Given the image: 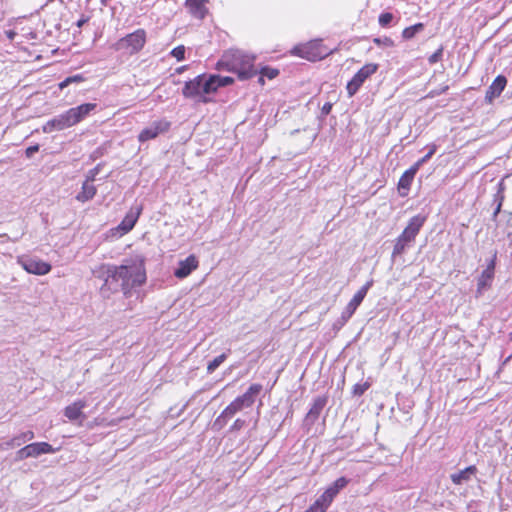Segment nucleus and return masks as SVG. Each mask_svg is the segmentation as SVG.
Listing matches in <instances>:
<instances>
[{
    "instance_id": "obj_9",
    "label": "nucleus",
    "mask_w": 512,
    "mask_h": 512,
    "mask_svg": "<svg viewBox=\"0 0 512 512\" xmlns=\"http://www.w3.org/2000/svg\"><path fill=\"white\" fill-rule=\"evenodd\" d=\"M55 449L47 442H36L26 445L16 453V461H22L26 458H36L42 454L54 453Z\"/></svg>"
},
{
    "instance_id": "obj_37",
    "label": "nucleus",
    "mask_w": 512,
    "mask_h": 512,
    "mask_svg": "<svg viewBox=\"0 0 512 512\" xmlns=\"http://www.w3.org/2000/svg\"><path fill=\"white\" fill-rule=\"evenodd\" d=\"M443 56V47L441 46L437 51H435L432 55L429 56L428 62L430 64H435L442 59Z\"/></svg>"
},
{
    "instance_id": "obj_29",
    "label": "nucleus",
    "mask_w": 512,
    "mask_h": 512,
    "mask_svg": "<svg viewBox=\"0 0 512 512\" xmlns=\"http://www.w3.org/2000/svg\"><path fill=\"white\" fill-rule=\"evenodd\" d=\"M210 79L214 80V92H216L219 87L227 86L233 82L231 77H223L219 75H210Z\"/></svg>"
},
{
    "instance_id": "obj_5",
    "label": "nucleus",
    "mask_w": 512,
    "mask_h": 512,
    "mask_svg": "<svg viewBox=\"0 0 512 512\" xmlns=\"http://www.w3.org/2000/svg\"><path fill=\"white\" fill-rule=\"evenodd\" d=\"M214 80L210 76L199 75L193 80L187 81L182 89L186 98L207 102L206 95L214 92Z\"/></svg>"
},
{
    "instance_id": "obj_50",
    "label": "nucleus",
    "mask_w": 512,
    "mask_h": 512,
    "mask_svg": "<svg viewBox=\"0 0 512 512\" xmlns=\"http://www.w3.org/2000/svg\"><path fill=\"white\" fill-rule=\"evenodd\" d=\"M509 339L512 341V332L509 334Z\"/></svg>"
},
{
    "instance_id": "obj_10",
    "label": "nucleus",
    "mask_w": 512,
    "mask_h": 512,
    "mask_svg": "<svg viewBox=\"0 0 512 512\" xmlns=\"http://www.w3.org/2000/svg\"><path fill=\"white\" fill-rule=\"evenodd\" d=\"M170 126V122L166 119L156 120L140 132V134L138 135V140L140 142H145L154 139L159 134L167 132Z\"/></svg>"
},
{
    "instance_id": "obj_26",
    "label": "nucleus",
    "mask_w": 512,
    "mask_h": 512,
    "mask_svg": "<svg viewBox=\"0 0 512 512\" xmlns=\"http://www.w3.org/2000/svg\"><path fill=\"white\" fill-rule=\"evenodd\" d=\"M234 415L235 413L233 411L228 412L227 406L223 412L215 419L213 423V429L221 430Z\"/></svg>"
},
{
    "instance_id": "obj_3",
    "label": "nucleus",
    "mask_w": 512,
    "mask_h": 512,
    "mask_svg": "<svg viewBox=\"0 0 512 512\" xmlns=\"http://www.w3.org/2000/svg\"><path fill=\"white\" fill-rule=\"evenodd\" d=\"M426 219L427 217L425 215H416L409 220L402 233L396 238L392 256L401 255L405 249L414 242L426 222Z\"/></svg>"
},
{
    "instance_id": "obj_28",
    "label": "nucleus",
    "mask_w": 512,
    "mask_h": 512,
    "mask_svg": "<svg viewBox=\"0 0 512 512\" xmlns=\"http://www.w3.org/2000/svg\"><path fill=\"white\" fill-rule=\"evenodd\" d=\"M258 73L260 74L258 81L263 82L264 77L270 80L276 78L279 75V70L269 66H264L258 71Z\"/></svg>"
},
{
    "instance_id": "obj_25",
    "label": "nucleus",
    "mask_w": 512,
    "mask_h": 512,
    "mask_svg": "<svg viewBox=\"0 0 512 512\" xmlns=\"http://www.w3.org/2000/svg\"><path fill=\"white\" fill-rule=\"evenodd\" d=\"M93 182L84 181L82 184L81 191L76 195V200L85 203L96 195L97 189L92 184Z\"/></svg>"
},
{
    "instance_id": "obj_20",
    "label": "nucleus",
    "mask_w": 512,
    "mask_h": 512,
    "mask_svg": "<svg viewBox=\"0 0 512 512\" xmlns=\"http://www.w3.org/2000/svg\"><path fill=\"white\" fill-rule=\"evenodd\" d=\"M198 259L195 255L188 256L185 260H181L178 264V267L174 271V275L183 279L191 274L192 271L197 269L198 267Z\"/></svg>"
},
{
    "instance_id": "obj_48",
    "label": "nucleus",
    "mask_w": 512,
    "mask_h": 512,
    "mask_svg": "<svg viewBox=\"0 0 512 512\" xmlns=\"http://www.w3.org/2000/svg\"><path fill=\"white\" fill-rule=\"evenodd\" d=\"M13 36H14V33H13V32H9V33H8V37H9L10 39H12V38H13Z\"/></svg>"
},
{
    "instance_id": "obj_7",
    "label": "nucleus",
    "mask_w": 512,
    "mask_h": 512,
    "mask_svg": "<svg viewBox=\"0 0 512 512\" xmlns=\"http://www.w3.org/2000/svg\"><path fill=\"white\" fill-rule=\"evenodd\" d=\"M378 68L379 65L377 63H367L362 66L347 83L346 90L348 96H354L363 85V83L377 72Z\"/></svg>"
},
{
    "instance_id": "obj_33",
    "label": "nucleus",
    "mask_w": 512,
    "mask_h": 512,
    "mask_svg": "<svg viewBox=\"0 0 512 512\" xmlns=\"http://www.w3.org/2000/svg\"><path fill=\"white\" fill-rule=\"evenodd\" d=\"M451 480L454 484L460 485L463 481L469 480V475L466 474L463 470H461L458 473L452 474Z\"/></svg>"
},
{
    "instance_id": "obj_23",
    "label": "nucleus",
    "mask_w": 512,
    "mask_h": 512,
    "mask_svg": "<svg viewBox=\"0 0 512 512\" xmlns=\"http://www.w3.org/2000/svg\"><path fill=\"white\" fill-rule=\"evenodd\" d=\"M328 402V396L327 395H323V396H318L317 398H315L313 400V403L306 415V419L311 421L312 423L315 422L322 410L324 409V407L326 406Z\"/></svg>"
},
{
    "instance_id": "obj_16",
    "label": "nucleus",
    "mask_w": 512,
    "mask_h": 512,
    "mask_svg": "<svg viewBox=\"0 0 512 512\" xmlns=\"http://www.w3.org/2000/svg\"><path fill=\"white\" fill-rule=\"evenodd\" d=\"M506 85L507 78L504 75H498L486 90L485 102L492 104L502 94Z\"/></svg>"
},
{
    "instance_id": "obj_8",
    "label": "nucleus",
    "mask_w": 512,
    "mask_h": 512,
    "mask_svg": "<svg viewBox=\"0 0 512 512\" xmlns=\"http://www.w3.org/2000/svg\"><path fill=\"white\" fill-rule=\"evenodd\" d=\"M16 261L26 272L34 275H46L52 268L49 263L27 255L18 256Z\"/></svg>"
},
{
    "instance_id": "obj_19",
    "label": "nucleus",
    "mask_w": 512,
    "mask_h": 512,
    "mask_svg": "<svg viewBox=\"0 0 512 512\" xmlns=\"http://www.w3.org/2000/svg\"><path fill=\"white\" fill-rule=\"evenodd\" d=\"M121 42L129 47L132 53L138 52L143 48L146 42V33L143 29H138L124 37Z\"/></svg>"
},
{
    "instance_id": "obj_2",
    "label": "nucleus",
    "mask_w": 512,
    "mask_h": 512,
    "mask_svg": "<svg viewBox=\"0 0 512 512\" xmlns=\"http://www.w3.org/2000/svg\"><path fill=\"white\" fill-rule=\"evenodd\" d=\"M217 68L234 72L240 79H247L255 74L254 57L239 49H229L223 53Z\"/></svg>"
},
{
    "instance_id": "obj_30",
    "label": "nucleus",
    "mask_w": 512,
    "mask_h": 512,
    "mask_svg": "<svg viewBox=\"0 0 512 512\" xmlns=\"http://www.w3.org/2000/svg\"><path fill=\"white\" fill-rule=\"evenodd\" d=\"M227 358V355L225 353H222L221 355L214 358L212 361H210L207 365V372L209 374L213 373Z\"/></svg>"
},
{
    "instance_id": "obj_49",
    "label": "nucleus",
    "mask_w": 512,
    "mask_h": 512,
    "mask_svg": "<svg viewBox=\"0 0 512 512\" xmlns=\"http://www.w3.org/2000/svg\"><path fill=\"white\" fill-rule=\"evenodd\" d=\"M504 187L502 186V183H500V191L503 192Z\"/></svg>"
},
{
    "instance_id": "obj_22",
    "label": "nucleus",
    "mask_w": 512,
    "mask_h": 512,
    "mask_svg": "<svg viewBox=\"0 0 512 512\" xmlns=\"http://www.w3.org/2000/svg\"><path fill=\"white\" fill-rule=\"evenodd\" d=\"M96 107L97 105L95 103H85L77 107L70 108L68 111L71 115L74 125L85 119L90 114V112L96 109Z\"/></svg>"
},
{
    "instance_id": "obj_38",
    "label": "nucleus",
    "mask_w": 512,
    "mask_h": 512,
    "mask_svg": "<svg viewBox=\"0 0 512 512\" xmlns=\"http://www.w3.org/2000/svg\"><path fill=\"white\" fill-rule=\"evenodd\" d=\"M369 388V384L368 383H364V384H356L353 388V394L354 395H357V396H361L362 394H364V392Z\"/></svg>"
},
{
    "instance_id": "obj_34",
    "label": "nucleus",
    "mask_w": 512,
    "mask_h": 512,
    "mask_svg": "<svg viewBox=\"0 0 512 512\" xmlns=\"http://www.w3.org/2000/svg\"><path fill=\"white\" fill-rule=\"evenodd\" d=\"M393 20V14L385 12L379 15L378 22L381 27H387Z\"/></svg>"
},
{
    "instance_id": "obj_32",
    "label": "nucleus",
    "mask_w": 512,
    "mask_h": 512,
    "mask_svg": "<svg viewBox=\"0 0 512 512\" xmlns=\"http://www.w3.org/2000/svg\"><path fill=\"white\" fill-rule=\"evenodd\" d=\"M84 80H85V78L81 74L69 76V77L65 78L62 82L59 83V88L64 89L67 86H69L70 84L81 83Z\"/></svg>"
},
{
    "instance_id": "obj_11",
    "label": "nucleus",
    "mask_w": 512,
    "mask_h": 512,
    "mask_svg": "<svg viewBox=\"0 0 512 512\" xmlns=\"http://www.w3.org/2000/svg\"><path fill=\"white\" fill-rule=\"evenodd\" d=\"M72 126H74V123L69 111L67 110L46 122L42 130L44 133H51L53 131H61Z\"/></svg>"
},
{
    "instance_id": "obj_46",
    "label": "nucleus",
    "mask_w": 512,
    "mask_h": 512,
    "mask_svg": "<svg viewBox=\"0 0 512 512\" xmlns=\"http://www.w3.org/2000/svg\"><path fill=\"white\" fill-rule=\"evenodd\" d=\"M186 69V66H182L180 68L177 69V72L178 73H181L182 71H184Z\"/></svg>"
},
{
    "instance_id": "obj_24",
    "label": "nucleus",
    "mask_w": 512,
    "mask_h": 512,
    "mask_svg": "<svg viewBox=\"0 0 512 512\" xmlns=\"http://www.w3.org/2000/svg\"><path fill=\"white\" fill-rule=\"evenodd\" d=\"M34 438V433L32 431H25L20 433L19 435L13 437L12 439L0 442V451L7 450L9 448L18 447L25 442H28Z\"/></svg>"
},
{
    "instance_id": "obj_27",
    "label": "nucleus",
    "mask_w": 512,
    "mask_h": 512,
    "mask_svg": "<svg viewBox=\"0 0 512 512\" xmlns=\"http://www.w3.org/2000/svg\"><path fill=\"white\" fill-rule=\"evenodd\" d=\"M424 29V24L419 22L412 26L406 27L402 31V37L406 40H410L415 37V35L421 32Z\"/></svg>"
},
{
    "instance_id": "obj_40",
    "label": "nucleus",
    "mask_w": 512,
    "mask_h": 512,
    "mask_svg": "<svg viewBox=\"0 0 512 512\" xmlns=\"http://www.w3.org/2000/svg\"><path fill=\"white\" fill-rule=\"evenodd\" d=\"M39 151V145H33V146H29L26 151H25V154L28 158H31L35 153H37Z\"/></svg>"
},
{
    "instance_id": "obj_47",
    "label": "nucleus",
    "mask_w": 512,
    "mask_h": 512,
    "mask_svg": "<svg viewBox=\"0 0 512 512\" xmlns=\"http://www.w3.org/2000/svg\"><path fill=\"white\" fill-rule=\"evenodd\" d=\"M504 179H512V173L505 175Z\"/></svg>"
},
{
    "instance_id": "obj_12",
    "label": "nucleus",
    "mask_w": 512,
    "mask_h": 512,
    "mask_svg": "<svg viewBox=\"0 0 512 512\" xmlns=\"http://www.w3.org/2000/svg\"><path fill=\"white\" fill-rule=\"evenodd\" d=\"M256 397V384H252L246 393L237 397L228 405V412L233 411L235 414L242 409L251 406Z\"/></svg>"
},
{
    "instance_id": "obj_36",
    "label": "nucleus",
    "mask_w": 512,
    "mask_h": 512,
    "mask_svg": "<svg viewBox=\"0 0 512 512\" xmlns=\"http://www.w3.org/2000/svg\"><path fill=\"white\" fill-rule=\"evenodd\" d=\"M101 164L96 165L93 169L89 170L86 174V181L88 182H94L96 179V176L99 174L101 170Z\"/></svg>"
},
{
    "instance_id": "obj_42",
    "label": "nucleus",
    "mask_w": 512,
    "mask_h": 512,
    "mask_svg": "<svg viewBox=\"0 0 512 512\" xmlns=\"http://www.w3.org/2000/svg\"><path fill=\"white\" fill-rule=\"evenodd\" d=\"M503 200H504V195H501V196H500L499 203H498V205H497V207L495 208V211H494V213H493V216H494V217H496V216L500 213Z\"/></svg>"
},
{
    "instance_id": "obj_15",
    "label": "nucleus",
    "mask_w": 512,
    "mask_h": 512,
    "mask_svg": "<svg viewBox=\"0 0 512 512\" xmlns=\"http://www.w3.org/2000/svg\"><path fill=\"white\" fill-rule=\"evenodd\" d=\"M419 168L414 164L410 166L399 178L397 183V190L401 197H406L409 194L415 175Z\"/></svg>"
},
{
    "instance_id": "obj_13",
    "label": "nucleus",
    "mask_w": 512,
    "mask_h": 512,
    "mask_svg": "<svg viewBox=\"0 0 512 512\" xmlns=\"http://www.w3.org/2000/svg\"><path fill=\"white\" fill-rule=\"evenodd\" d=\"M496 255L493 256L490 263L482 271L477 281V294L481 295L484 290L491 287L492 280L495 274Z\"/></svg>"
},
{
    "instance_id": "obj_35",
    "label": "nucleus",
    "mask_w": 512,
    "mask_h": 512,
    "mask_svg": "<svg viewBox=\"0 0 512 512\" xmlns=\"http://www.w3.org/2000/svg\"><path fill=\"white\" fill-rule=\"evenodd\" d=\"M171 55L173 57H175L178 61L183 60L185 58V46L179 45V46L175 47L171 51Z\"/></svg>"
},
{
    "instance_id": "obj_41",
    "label": "nucleus",
    "mask_w": 512,
    "mask_h": 512,
    "mask_svg": "<svg viewBox=\"0 0 512 512\" xmlns=\"http://www.w3.org/2000/svg\"><path fill=\"white\" fill-rule=\"evenodd\" d=\"M244 425H245V421H244V420L237 419V420H235V422L233 423V425H232L231 429H232V430H239V429H241Z\"/></svg>"
},
{
    "instance_id": "obj_1",
    "label": "nucleus",
    "mask_w": 512,
    "mask_h": 512,
    "mask_svg": "<svg viewBox=\"0 0 512 512\" xmlns=\"http://www.w3.org/2000/svg\"><path fill=\"white\" fill-rule=\"evenodd\" d=\"M101 276L106 275V283L111 278L121 281V289L128 294L134 287L142 285L146 280L144 263L139 258L125 259L120 266L103 264L100 267Z\"/></svg>"
},
{
    "instance_id": "obj_43",
    "label": "nucleus",
    "mask_w": 512,
    "mask_h": 512,
    "mask_svg": "<svg viewBox=\"0 0 512 512\" xmlns=\"http://www.w3.org/2000/svg\"><path fill=\"white\" fill-rule=\"evenodd\" d=\"M463 471L470 476L477 472V468H476V466L471 465V466H468L465 469H463Z\"/></svg>"
},
{
    "instance_id": "obj_31",
    "label": "nucleus",
    "mask_w": 512,
    "mask_h": 512,
    "mask_svg": "<svg viewBox=\"0 0 512 512\" xmlns=\"http://www.w3.org/2000/svg\"><path fill=\"white\" fill-rule=\"evenodd\" d=\"M428 148H429L428 152H427V153H425V155H424L422 158H420L419 160H417V161L414 163V165H415L416 167H418L419 169H420V167H421L424 163H426V162H427V161H428V160H429V159H430V158L435 154V152H436V150H437V145L433 143V144H430V145L428 146Z\"/></svg>"
},
{
    "instance_id": "obj_18",
    "label": "nucleus",
    "mask_w": 512,
    "mask_h": 512,
    "mask_svg": "<svg viewBox=\"0 0 512 512\" xmlns=\"http://www.w3.org/2000/svg\"><path fill=\"white\" fill-rule=\"evenodd\" d=\"M87 406V401L84 399H79L68 405L64 409V415L70 421H77L82 424V422L86 419L85 414L83 413V409Z\"/></svg>"
},
{
    "instance_id": "obj_14",
    "label": "nucleus",
    "mask_w": 512,
    "mask_h": 512,
    "mask_svg": "<svg viewBox=\"0 0 512 512\" xmlns=\"http://www.w3.org/2000/svg\"><path fill=\"white\" fill-rule=\"evenodd\" d=\"M142 209L143 208L141 205L132 207L127 212L124 219L117 226L116 230L119 231L121 235H124V234L130 232L133 229V227L135 226V224L142 212Z\"/></svg>"
},
{
    "instance_id": "obj_4",
    "label": "nucleus",
    "mask_w": 512,
    "mask_h": 512,
    "mask_svg": "<svg viewBox=\"0 0 512 512\" xmlns=\"http://www.w3.org/2000/svg\"><path fill=\"white\" fill-rule=\"evenodd\" d=\"M290 53L293 56L315 62L326 58L333 53V50L327 48L322 40L316 39L294 46Z\"/></svg>"
},
{
    "instance_id": "obj_44",
    "label": "nucleus",
    "mask_w": 512,
    "mask_h": 512,
    "mask_svg": "<svg viewBox=\"0 0 512 512\" xmlns=\"http://www.w3.org/2000/svg\"><path fill=\"white\" fill-rule=\"evenodd\" d=\"M331 109H332V104L327 102L322 107V113L324 115H328L330 113Z\"/></svg>"
},
{
    "instance_id": "obj_17",
    "label": "nucleus",
    "mask_w": 512,
    "mask_h": 512,
    "mask_svg": "<svg viewBox=\"0 0 512 512\" xmlns=\"http://www.w3.org/2000/svg\"><path fill=\"white\" fill-rule=\"evenodd\" d=\"M372 285L373 280H369L354 294L353 298L349 301L345 309L347 318H350L355 313Z\"/></svg>"
},
{
    "instance_id": "obj_21",
    "label": "nucleus",
    "mask_w": 512,
    "mask_h": 512,
    "mask_svg": "<svg viewBox=\"0 0 512 512\" xmlns=\"http://www.w3.org/2000/svg\"><path fill=\"white\" fill-rule=\"evenodd\" d=\"M209 0H185V6L188 12L196 19H204L208 13Z\"/></svg>"
},
{
    "instance_id": "obj_45",
    "label": "nucleus",
    "mask_w": 512,
    "mask_h": 512,
    "mask_svg": "<svg viewBox=\"0 0 512 512\" xmlns=\"http://www.w3.org/2000/svg\"><path fill=\"white\" fill-rule=\"evenodd\" d=\"M86 22H87V18H84V17H83V18H81V19H79V20L77 21L76 25H77V27H79V28H80V27H82Z\"/></svg>"
},
{
    "instance_id": "obj_39",
    "label": "nucleus",
    "mask_w": 512,
    "mask_h": 512,
    "mask_svg": "<svg viewBox=\"0 0 512 512\" xmlns=\"http://www.w3.org/2000/svg\"><path fill=\"white\" fill-rule=\"evenodd\" d=\"M373 42L377 46H381V45L392 46L393 45V41L389 37H384L383 39H381V38H374Z\"/></svg>"
},
{
    "instance_id": "obj_6",
    "label": "nucleus",
    "mask_w": 512,
    "mask_h": 512,
    "mask_svg": "<svg viewBox=\"0 0 512 512\" xmlns=\"http://www.w3.org/2000/svg\"><path fill=\"white\" fill-rule=\"evenodd\" d=\"M349 483L346 477H339L304 512H326L340 490Z\"/></svg>"
}]
</instances>
